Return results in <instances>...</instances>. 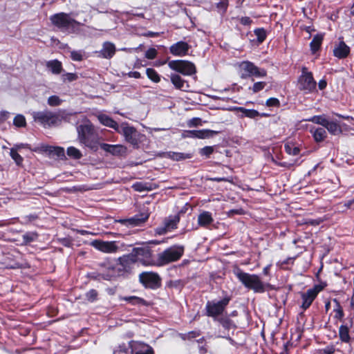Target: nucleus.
<instances>
[{
    "mask_svg": "<svg viewBox=\"0 0 354 354\" xmlns=\"http://www.w3.org/2000/svg\"><path fill=\"white\" fill-rule=\"evenodd\" d=\"M150 201H146L142 204H136V212L134 216L127 218L115 220V222L120 223L127 227H137L144 224L148 219L151 214L149 205Z\"/></svg>",
    "mask_w": 354,
    "mask_h": 354,
    "instance_id": "obj_1",
    "label": "nucleus"
},
{
    "mask_svg": "<svg viewBox=\"0 0 354 354\" xmlns=\"http://www.w3.org/2000/svg\"><path fill=\"white\" fill-rule=\"evenodd\" d=\"M234 274L239 281L248 289L252 290L256 293L266 292L264 283L258 275L245 272L239 268L234 271Z\"/></svg>",
    "mask_w": 354,
    "mask_h": 354,
    "instance_id": "obj_2",
    "label": "nucleus"
},
{
    "mask_svg": "<svg viewBox=\"0 0 354 354\" xmlns=\"http://www.w3.org/2000/svg\"><path fill=\"white\" fill-rule=\"evenodd\" d=\"M134 263H139L143 266H157L153 251L148 245L133 248L129 253Z\"/></svg>",
    "mask_w": 354,
    "mask_h": 354,
    "instance_id": "obj_3",
    "label": "nucleus"
},
{
    "mask_svg": "<svg viewBox=\"0 0 354 354\" xmlns=\"http://www.w3.org/2000/svg\"><path fill=\"white\" fill-rule=\"evenodd\" d=\"M183 245H173L158 254L157 266H162L178 261L184 254Z\"/></svg>",
    "mask_w": 354,
    "mask_h": 354,
    "instance_id": "obj_4",
    "label": "nucleus"
},
{
    "mask_svg": "<svg viewBox=\"0 0 354 354\" xmlns=\"http://www.w3.org/2000/svg\"><path fill=\"white\" fill-rule=\"evenodd\" d=\"M83 121L84 124L78 126L77 128L78 140L80 143L96 151L97 149L98 143L96 141L91 140V136L93 133V127L86 118H84Z\"/></svg>",
    "mask_w": 354,
    "mask_h": 354,
    "instance_id": "obj_5",
    "label": "nucleus"
},
{
    "mask_svg": "<svg viewBox=\"0 0 354 354\" xmlns=\"http://www.w3.org/2000/svg\"><path fill=\"white\" fill-rule=\"evenodd\" d=\"M230 300V296H225L219 301H208L205 305V315L215 321L223 315Z\"/></svg>",
    "mask_w": 354,
    "mask_h": 354,
    "instance_id": "obj_6",
    "label": "nucleus"
},
{
    "mask_svg": "<svg viewBox=\"0 0 354 354\" xmlns=\"http://www.w3.org/2000/svg\"><path fill=\"white\" fill-rule=\"evenodd\" d=\"M135 263L129 253L115 259L116 277L127 278L133 273Z\"/></svg>",
    "mask_w": 354,
    "mask_h": 354,
    "instance_id": "obj_7",
    "label": "nucleus"
},
{
    "mask_svg": "<svg viewBox=\"0 0 354 354\" xmlns=\"http://www.w3.org/2000/svg\"><path fill=\"white\" fill-rule=\"evenodd\" d=\"M140 283L147 289L156 290L162 286V279L155 272L145 271L139 274Z\"/></svg>",
    "mask_w": 354,
    "mask_h": 354,
    "instance_id": "obj_8",
    "label": "nucleus"
},
{
    "mask_svg": "<svg viewBox=\"0 0 354 354\" xmlns=\"http://www.w3.org/2000/svg\"><path fill=\"white\" fill-rule=\"evenodd\" d=\"M119 129L121 131L120 133L124 136L126 141L134 147H138L145 139V136L143 134L138 132L134 127L129 126L127 123L121 124Z\"/></svg>",
    "mask_w": 354,
    "mask_h": 354,
    "instance_id": "obj_9",
    "label": "nucleus"
},
{
    "mask_svg": "<svg viewBox=\"0 0 354 354\" xmlns=\"http://www.w3.org/2000/svg\"><path fill=\"white\" fill-rule=\"evenodd\" d=\"M32 115L34 120L44 127L57 125L61 122L58 115L48 111L33 112Z\"/></svg>",
    "mask_w": 354,
    "mask_h": 354,
    "instance_id": "obj_10",
    "label": "nucleus"
},
{
    "mask_svg": "<svg viewBox=\"0 0 354 354\" xmlns=\"http://www.w3.org/2000/svg\"><path fill=\"white\" fill-rule=\"evenodd\" d=\"M241 77L245 78L248 77H263L266 75V71L259 68L256 66L253 63L245 61L242 62L239 65Z\"/></svg>",
    "mask_w": 354,
    "mask_h": 354,
    "instance_id": "obj_11",
    "label": "nucleus"
},
{
    "mask_svg": "<svg viewBox=\"0 0 354 354\" xmlns=\"http://www.w3.org/2000/svg\"><path fill=\"white\" fill-rule=\"evenodd\" d=\"M99 270L102 273L104 280L111 281L116 279L115 259L106 258L97 263Z\"/></svg>",
    "mask_w": 354,
    "mask_h": 354,
    "instance_id": "obj_12",
    "label": "nucleus"
},
{
    "mask_svg": "<svg viewBox=\"0 0 354 354\" xmlns=\"http://www.w3.org/2000/svg\"><path fill=\"white\" fill-rule=\"evenodd\" d=\"M169 67L184 75H192L196 73L194 64L186 60H172L168 63Z\"/></svg>",
    "mask_w": 354,
    "mask_h": 354,
    "instance_id": "obj_13",
    "label": "nucleus"
},
{
    "mask_svg": "<svg viewBox=\"0 0 354 354\" xmlns=\"http://www.w3.org/2000/svg\"><path fill=\"white\" fill-rule=\"evenodd\" d=\"M52 24L59 28L70 29L75 27L77 23L68 15L61 12L50 17Z\"/></svg>",
    "mask_w": 354,
    "mask_h": 354,
    "instance_id": "obj_14",
    "label": "nucleus"
},
{
    "mask_svg": "<svg viewBox=\"0 0 354 354\" xmlns=\"http://www.w3.org/2000/svg\"><path fill=\"white\" fill-rule=\"evenodd\" d=\"M179 222V214L170 215L164 219L162 226H159L155 229V233L158 235L165 234L168 232L177 229Z\"/></svg>",
    "mask_w": 354,
    "mask_h": 354,
    "instance_id": "obj_15",
    "label": "nucleus"
},
{
    "mask_svg": "<svg viewBox=\"0 0 354 354\" xmlns=\"http://www.w3.org/2000/svg\"><path fill=\"white\" fill-rule=\"evenodd\" d=\"M301 75L299 78L298 84L300 89L310 92L315 88L316 82L313 74L306 67L302 68Z\"/></svg>",
    "mask_w": 354,
    "mask_h": 354,
    "instance_id": "obj_16",
    "label": "nucleus"
},
{
    "mask_svg": "<svg viewBox=\"0 0 354 354\" xmlns=\"http://www.w3.org/2000/svg\"><path fill=\"white\" fill-rule=\"evenodd\" d=\"M93 245L97 250L104 253H115L119 249L115 241L95 240L93 242Z\"/></svg>",
    "mask_w": 354,
    "mask_h": 354,
    "instance_id": "obj_17",
    "label": "nucleus"
},
{
    "mask_svg": "<svg viewBox=\"0 0 354 354\" xmlns=\"http://www.w3.org/2000/svg\"><path fill=\"white\" fill-rule=\"evenodd\" d=\"M301 304L300 308L303 310L299 315H303L304 312L308 309L317 297L308 289L306 292H301Z\"/></svg>",
    "mask_w": 354,
    "mask_h": 354,
    "instance_id": "obj_18",
    "label": "nucleus"
},
{
    "mask_svg": "<svg viewBox=\"0 0 354 354\" xmlns=\"http://www.w3.org/2000/svg\"><path fill=\"white\" fill-rule=\"evenodd\" d=\"M133 354H155L153 348L147 344L131 340Z\"/></svg>",
    "mask_w": 354,
    "mask_h": 354,
    "instance_id": "obj_19",
    "label": "nucleus"
},
{
    "mask_svg": "<svg viewBox=\"0 0 354 354\" xmlns=\"http://www.w3.org/2000/svg\"><path fill=\"white\" fill-rule=\"evenodd\" d=\"M115 46L109 41L103 43L102 49L95 52L98 57L104 59H111L115 55Z\"/></svg>",
    "mask_w": 354,
    "mask_h": 354,
    "instance_id": "obj_20",
    "label": "nucleus"
},
{
    "mask_svg": "<svg viewBox=\"0 0 354 354\" xmlns=\"http://www.w3.org/2000/svg\"><path fill=\"white\" fill-rule=\"evenodd\" d=\"M170 80L176 89L185 92H189L191 91L190 86L188 82L183 79L180 75L177 74H171L170 75Z\"/></svg>",
    "mask_w": 354,
    "mask_h": 354,
    "instance_id": "obj_21",
    "label": "nucleus"
},
{
    "mask_svg": "<svg viewBox=\"0 0 354 354\" xmlns=\"http://www.w3.org/2000/svg\"><path fill=\"white\" fill-rule=\"evenodd\" d=\"M212 133L213 131L207 129L185 131L182 133V137L205 139L209 138Z\"/></svg>",
    "mask_w": 354,
    "mask_h": 354,
    "instance_id": "obj_22",
    "label": "nucleus"
},
{
    "mask_svg": "<svg viewBox=\"0 0 354 354\" xmlns=\"http://www.w3.org/2000/svg\"><path fill=\"white\" fill-rule=\"evenodd\" d=\"M189 46L184 41H178L170 46V52L175 56H184L187 54Z\"/></svg>",
    "mask_w": 354,
    "mask_h": 354,
    "instance_id": "obj_23",
    "label": "nucleus"
},
{
    "mask_svg": "<svg viewBox=\"0 0 354 354\" xmlns=\"http://www.w3.org/2000/svg\"><path fill=\"white\" fill-rule=\"evenodd\" d=\"M97 118L102 124L112 128L118 133L121 132L120 129H119L120 126L115 120H113L109 115L104 113H99L98 115H97Z\"/></svg>",
    "mask_w": 354,
    "mask_h": 354,
    "instance_id": "obj_24",
    "label": "nucleus"
},
{
    "mask_svg": "<svg viewBox=\"0 0 354 354\" xmlns=\"http://www.w3.org/2000/svg\"><path fill=\"white\" fill-rule=\"evenodd\" d=\"M349 53L350 48L344 41L339 42L333 49L334 55L339 59L347 57Z\"/></svg>",
    "mask_w": 354,
    "mask_h": 354,
    "instance_id": "obj_25",
    "label": "nucleus"
},
{
    "mask_svg": "<svg viewBox=\"0 0 354 354\" xmlns=\"http://www.w3.org/2000/svg\"><path fill=\"white\" fill-rule=\"evenodd\" d=\"M120 301H125L133 306H148L149 303L145 299L137 296H124L120 297Z\"/></svg>",
    "mask_w": 354,
    "mask_h": 354,
    "instance_id": "obj_26",
    "label": "nucleus"
},
{
    "mask_svg": "<svg viewBox=\"0 0 354 354\" xmlns=\"http://www.w3.org/2000/svg\"><path fill=\"white\" fill-rule=\"evenodd\" d=\"M113 354H133V344H131V340L127 344L122 343L119 344L113 349Z\"/></svg>",
    "mask_w": 354,
    "mask_h": 354,
    "instance_id": "obj_27",
    "label": "nucleus"
},
{
    "mask_svg": "<svg viewBox=\"0 0 354 354\" xmlns=\"http://www.w3.org/2000/svg\"><path fill=\"white\" fill-rule=\"evenodd\" d=\"M212 214L209 212H203L198 217V225L201 227H207L213 222Z\"/></svg>",
    "mask_w": 354,
    "mask_h": 354,
    "instance_id": "obj_28",
    "label": "nucleus"
},
{
    "mask_svg": "<svg viewBox=\"0 0 354 354\" xmlns=\"http://www.w3.org/2000/svg\"><path fill=\"white\" fill-rule=\"evenodd\" d=\"M37 212L30 213L28 215L22 216L23 223L25 225L32 223L39 218V215L42 214L43 207H37Z\"/></svg>",
    "mask_w": 354,
    "mask_h": 354,
    "instance_id": "obj_29",
    "label": "nucleus"
},
{
    "mask_svg": "<svg viewBox=\"0 0 354 354\" xmlns=\"http://www.w3.org/2000/svg\"><path fill=\"white\" fill-rule=\"evenodd\" d=\"M339 337L344 343H349L351 342V336L349 334V327L346 324H342L339 328Z\"/></svg>",
    "mask_w": 354,
    "mask_h": 354,
    "instance_id": "obj_30",
    "label": "nucleus"
},
{
    "mask_svg": "<svg viewBox=\"0 0 354 354\" xmlns=\"http://www.w3.org/2000/svg\"><path fill=\"white\" fill-rule=\"evenodd\" d=\"M234 111H240L241 112L244 116L249 118H255L260 115V113L254 109H247L244 107L241 106H236L232 109Z\"/></svg>",
    "mask_w": 354,
    "mask_h": 354,
    "instance_id": "obj_31",
    "label": "nucleus"
},
{
    "mask_svg": "<svg viewBox=\"0 0 354 354\" xmlns=\"http://www.w3.org/2000/svg\"><path fill=\"white\" fill-rule=\"evenodd\" d=\"M215 321H217L222 327L227 330H230L232 328H235L236 326L234 322L227 316L220 317Z\"/></svg>",
    "mask_w": 354,
    "mask_h": 354,
    "instance_id": "obj_32",
    "label": "nucleus"
},
{
    "mask_svg": "<svg viewBox=\"0 0 354 354\" xmlns=\"http://www.w3.org/2000/svg\"><path fill=\"white\" fill-rule=\"evenodd\" d=\"M324 127L333 135H339L342 132L341 126L334 121L328 120Z\"/></svg>",
    "mask_w": 354,
    "mask_h": 354,
    "instance_id": "obj_33",
    "label": "nucleus"
},
{
    "mask_svg": "<svg viewBox=\"0 0 354 354\" xmlns=\"http://www.w3.org/2000/svg\"><path fill=\"white\" fill-rule=\"evenodd\" d=\"M41 149L43 151L56 155L57 157L64 156V149L62 147L45 145L41 146Z\"/></svg>",
    "mask_w": 354,
    "mask_h": 354,
    "instance_id": "obj_34",
    "label": "nucleus"
},
{
    "mask_svg": "<svg viewBox=\"0 0 354 354\" xmlns=\"http://www.w3.org/2000/svg\"><path fill=\"white\" fill-rule=\"evenodd\" d=\"M322 268H320L317 274H316V277L318 281H319V283L315 284L312 288H309V290L316 296L317 297L318 294L322 291L326 286L327 283L326 281H322L319 280V272L322 270Z\"/></svg>",
    "mask_w": 354,
    "mask_h": 354,
    "instance_id": "obj_35",
    "label": "nucleus"
},
{
    "mask_svg": "<svg viewBox=\"0 0 354 354\" xmlns=\"http://www.w3.org/2000/svg\"><path fill=\"white\" fill-rule=\"evenodd\" d=\"M46 66L54 74H59L62 69V63L57 60L48 62Z\"/></svg>",
    "mask_w": 354,
    "mask_h": 354,
    "instance_id": "obj_36",
    "label": "nucleus"
},
{
    "mask_svg": "<svg viewBox=\"0 0 354 354\" xmlns=\"http://www.w3.org/2000/svg\"><path fill=\"white\" fill-rule=\"evenodd\" d=\"M315 140L317 142L323 141L326 137V131L324 128H317L315 130L311 129Z\"/></svg>",
    "mask_w": 354,
    "mask_h": 354,
    "instance_id": "obj_37",
    "label": "nucleus"
},
{
    "mask_svg": "<svg viewBox=\"0 0 354 354\" xmlns=\"http://www.w3.org/2000/svg\"><path fill=\"white\" fill-rule=\"evenodd\" d=\"M323 40V35L318 34L315 35L310 42V48L312 52L314 53L319 48Z\"/></svg>",
    "mask_w": 354,
    "mask_h": 354,
    "instance_id": "obj_38",
    "label": "nucleus"
},
{
    "mask_svg": "<svg viewBox=\"0 0 354 354\" xmlns=\"http://www.w3.org/2000/svg\"><path fill=\"white\" fill-rule=\"evenodd\" d=\"M285 151L290 155L297 156L299 154V148L292 142H288L284 145Z\"/></svg>",
    "mask_w": 354,
    "mask_h": 354,
    "instance_id": "obj_39",
    "label": "nucleus"
},
{
    "mask_svg": "<svg viewBox=\"0 0 354 354\" xmlns=\"http://www.w3.org/2000/svg\"><path fill=\"white\" fill-rule=\"evenodd\" d=\"M168 156L169 158L177 161L191 158L192 157L191 153H183L178 152H170Z\"/></svg>",
    "mask_w": 354,
    "mask_h": 354,
    "instance_id": "obj_40",
    "label": "nucleus"
},
{
    "mask_svg": "<svg viewBox=\"0 0 354 354\" xmlns=\"http://www.w3.org/2000/svg\"><path fill=\"white\" fill-rule=\"evenodd\" d=\"M38 238L37 232H28L22 236L23 242L24 244L28 245L35 241Z\"/></svg>",
    "mask_w": 354,
    "mask_h": 354,
    "instance_id": "obj_41",
    "label": "nucleus"
},
{
    "mask_svg": "<svg viewBox=\"0 0 354 354\" xmlns=\"http://www.w3.org/2000/svg\"><path fill=\"white\" fill-rule=\"evenodd\" d=\"M354 201H348V202H339L335 206V211L338 212H344L351 207Z\"/></svg>",
    "mask_w": 354,
    "mask_h": 354,
    "instance_id": "obj_42",
    "label": "nucleus"
},
{
    "mask_svg": "<svg viewBox=\"0 0 354 354\" xmlns=\"http://www.w3.org/2000/svg\"><path fill=\"white\" fill-rule=\"evenodd\" d=\"M85 298L87 301L93 303L98 299V292L95 289H91L85 294Z\"/></svg>",
    "mask_w": 354,
    "mask_h": 354,
    "instance_id": "obj_43",
    "label": "nucleus"
},
{
    "mask_svg": "<svg viewBox=\"0 0 354 354\" xmlns=\"http://www.w3.org/2000/svg\"><path fill=\"white\" fill-rule=\"evenodd\" d=\"M67 154L74 159H80L82 156L81 151L74 147H70L67 149Z\"/></svg>",
    "mask_w": 354,
    "mask_h": 354,
    "instance_id": "obj_44",
    "label": "nucleus"
},
{
    "mask_svg": "<svg viewBox=\"0 0 354 354\" xmlns=\"http://www.w3.org/2000/svg\"><path fill=\"white\" fill-rule=\"evenodd\" d=\"M306 120L320 124L323 127H325L328 121V120L323 115H315L310 118L306 119Z\"/></svg>",
    "mask_w": 354,
    "mask_h": 354,
    "instance_id": "obj_45",
    "label": "nucleus"
},
{
    "mask_svg": "<svg viewBox=\"0 0 354 354\" xmlns=\"http://www.w3.org/2000/svg\"><path fill=\"white\" fill-rule=\"evenodd\" d=\"M147 77L153 82L158 83L160 82V78L159 75L153 68H147L146 71Z\"/></svg>",
    "mask_w": 354,
    "mask_h": 354,
    "instance_id": "obj_46",
    "label": "nucleus"
},
{
    "mask_svg": "<svg viewBox=\"0 0 354 354\" xmlns=\"http://www.w3.org/2000/svg\"><path fill=\"white\" fill-rule=\"evenodd\" d=\"M247 213V211L242 207L231 209L226 212V214L228 217H233L235 215H244Z\"/></svg>",
    "mask_w": 354,
    "mask_h": 354,
    "instance_id": "obj_47",
    "label": "nucleus"
},
{
    "mask_svg": "<svg viewBox=\"0 0 354 354\" xmlns=\"http://www.w3.org/2000/svg\"><path fill=\"white\" fill-rule=\"evenodd\" d=\"M13 123L17 127H25L26 124L25 117L21 114L16 115L14 118Z\"/></svg>",
    "mask_w": 354,
    "mask_h": 354,
    "instance_id": "obj_48",
    "label": "nucleus"
},
{
    "mask_svg": "<svg viewBox=\"0 0 354 354\" xmlns=\"http://www.w3.org/2000/svg\"><path fill=\"white\" fill-rule=\"evenodd\" d=\"M126 151V148L120 145H113L112 149H111L110 153L113 155H119L124 153Z\"/></svg>",
    "mask_w": 354,
    "mask_h": 354,
    "instance_id": "obj_49",
    "label": "nucleus"
},
{
    "mask_svg": "<svg viewBox=\"0 0 354 354\" xmlns=\"http://www.w3.org/2000/svg\"><path fill=\"white\" fill-rule=\"evenodd\" d=\"M10 153V156L15 160L17 165H21L22 164L23 158L17 153L15 149H11Z\"/></svg>",
    "mask_w": 354,
    "mask_h": 354,
    "instance_id": "obj_50",
    "label": "nucleus"
},
{
    "mask_svg": "<svg viewBox=\"0 0 354 354\" xmlns=\"http://www.w3.org/2000/svg\"><path fill=\"white\" fill-rule=\"evenodd\" d=\"M88 277L92 280L100 281L104 280L102 273L98 270L96 272H91L88 273Z\"/></svg>",
    "mask_w": 354,
    "mask_h": 354,
    "instance_id": "obj_51",
    "label": "nucleus"
},
{
    "mask_svg": "<svg viewBox=\"0 0 354 354\" xmlns=\"http://www.w3.org/2000/svg\"><path fill=\"white\" fill-rule=\"evenodd\" d=\"M266 86V83L265 82H255L252 87L250 88L253 93H257L260 91H262L265 86Z\"/></svg>",
    "mask_w": 354,
    "mask_h": 354,
    "instance_id": "obj_52",
    "label": "nucleus"
},
{
    "mask_svg": "<svg viewBox=\"0 0 354 354\" xmlns=\"http://www.w3.org/2000/svg\"><path fill=\"white\" fill-rule=\"evenodd\" d=\"M333 312L334 313L333 319L344 322L345 314L343 309L333 310Z\"/></svg>",
    "mask_w": 354,
    "mask_h": 354,
    "instance_id": "obj_53",
    "label": "nucleus"
},
{
    "mask_svg": "<svg viewBox=\"0 0 354 354\" xmlns=\"http://www.w3.org/2000/svg\"><path fill=\"white\" fill-rule=\"evenodd\" d=\"M214 151V147L207 146L200 149V154L201 156L209 157Z\"/></svg>",
    "mask_w": 354,
    "mask_h": 354,
    "instance_id": "obj_54",
    "label": "nucleus"
},
{
    "mask_svg": "<svg viewBox=\"0 0 354 354\" xmlns=\"http://www.w3.org/2000/svg\"><path fill=\"white\" fill-rule=\"evenodd\" d=\"M254 33L257 37V39L259 42L263 41L266 39V34L263 29H257L255 30Z\"/></svg>",
    "mask_w": 354,
    "mask_h": 354,
    "instance_id": "obj_55",
    "label": "nucleus"
},
{
    "mask_svg": "<svg viewBox=\"0 0 354 354\" xmlns=\"http://www.w3.org/2000/svg\"><path fill=\"white\" fill-rule=\"evenodd\" d=\"M71 57L74 61H82L83 59V53L81 51L73 50L71 52Z\"/></svg>",
    "mask_w": 354,
    "mask_h": 354,
    "instance_id": "obj_56",
    "label": "nucleus"
},
{
    "mask_svg": "<svg viewBox=\"0 0 354 354\" xmlns=\"http://www.w3.org/2000/svg\"><path fill=\"white\" fill-rule=\"evenodd\" d=\"M133 188L136 191H138V192H142V191H145V190H149V187H147V185L146 184L142 183H136L133 184Z\"/></svg>",
    "mask_w": 354,
    "mask_h": 354,
    "instance_id": "obj_57",
    "label": "nucleus"
},
{
    "mask_svg": "<svg viewBox=\"0 0 354 354\" xmlns=\"http://www.w3.org/2000/svg\"><path fill=\"white\" fill-rule=\"evenodd\" d=\"M48 103L50 106H57L61 103V100L59 97L53 95L48 98Z\"/></svg>",
    "mask_w": 354,
    "mask_h": 354,
    "instance_id": "obj_58",
    "label": "nucleus"
},
{
    "mask_svg": "<svg viewBox=\"0 0 354 354\" xmlns=\"http://www.w3.org/2000/svg\"><path fill=\"white\" fill-rule=\"evenodd\" d=\"M157 55V50L154 48H149L145 53V57L147 59H153Z\"/></svg>",
    "mask_w": 354,
    "mask_h": 354,
    "instance_id": "obj_59",
    "label": "nucleus"
},
{
    "mask_svg": "<svg viewBox=\"0 0 354 354\" xmlns=\"http://www.w3.org/2000/svg\"><path fill=\"white\" fill-rule=\"evenodd\" d=\"M266 106H279L280 103L277 98L270 97L266 100Z\"/></svg>",
    "mask_w": 354,
    "mask_h": 354,
    "instance_id": "obj_60",
    "label": "nucleus"
},
{
    "mask_svg": "<svg viewBox=\"0 0 354 354\" xmlns=\"http://www.w3.org/2000/svg\"><path fill=\"white\" fill-rule=\"evenodd\" d=\"M296 259V257H288L286 259L280 262V268L283 270H286V265L288 264H293L294 260Z\"/></svg>",
    "mask_w": 354,
    "mask_h": 354,
    "instance_id": "obj_61",
    "label": "nucleus"
},
{
    "mask_svg": "<svg viewBox=\"0 0 354 354\" xmlns=\"http://www.w3.org/2000/svg\"><path fill=\"white\" fill-rule=\"evenodd\" d=\"M335 348L334 346H326L319 351L320 354H335Z\"/></svg>",
    "mask_w": 354,
    "mask_h": 354,
    "instance_id": "obj_62",
    "label": "nucleus"
},
{
    "mask_svg": "<svg viewBox=\"0 0 354 354\" xmlns=\"http://www.w3.org/2000/svg\"><path fill=\"white\" fill-rule=\"evenodd\" d=\"M201 124V120L198 118H194L189 120L187 122V126L189 127H196Z\"/></svg>",
    "mask_w": 354,
    "mask_h": 354,
    "instance_id": "obj_63",
    "label": "nucleus"
},
{
    "mask_svg": "<svg viewBox=\"0 0 354 354\" xmlns=\"http://www.w3.org/2000/svg\"><path fill=\"white\" fill-rule=\"evenodd\" d=\"M209 180H210L212 181H216V182L225 181V182H229L230 183H233V178L232 177L211 178H209Z\"/></svg>",
    "mask_w": 354,
    "mask_h": 354,
    "instance_id": "obj_64",
    "label": "nucleus"
}]
</instances>
